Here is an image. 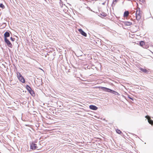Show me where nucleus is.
<instances>
[{
	"mask_svg": "<svg viewBox=\"0 0 153 153\" xmlns=\"http://www.w3.org/2000/svg\"><path fill=\"white\" fill-rule=\"evenodd\" d=\"M140 71H141L143 72L146 73H148V72H149V71L147 70L146 69H143L142 68H140Z\"/></svg>",
	"mask_w": 153,
	"mask_h": 153,
	"instance_id": "obj_13",
	"label": "nucleus"
},
{
	"mask_svg": "<svg viewBox=\"0 0 153 153\" xmlns=\"http://www.w3.org/2000/svg\"><path fill=\"white\" fill-rule=\"evenodd\" d=\"M105 2L103 3L102 4L104 5L105 4Z\"/></svg>",
	"mask_w": 153,
	"mask_h": 153,
	"instance_id": "obj_24",
	"label": "nucleus"
},
{
	"mask_svg": "<svg viewBox=\"0 0 153 153\" xmlns=\"http://www.w3.org/2000/svg\"><path fill=\"white\" fill-rule=\"evenodd\" d=\"M10 39L13 42L15 40V39L14 38H13L12 37H10Z\"/></svg>",
	"mask_w": 153,
	"mask_h": 153,
	"instance_id": "obj_20",
	"label": "nucleus"
},
{
	"mask_svg": "<svg viewBox=\"0 0 153 153\" xmlns=\"http://www.w3.org/2000/svg\"><path fill=\"white\" fill-rule=\"evenodd\" d=\"M100 15L103 17H105L107 16V14L104 12H102V13H100Z\"/></svg>",
	"mask_w": 153,
	"mask_h": 153,
	"instance_id": "obj_15",
	"label": "nucleus"
},
{
	"mask_svg": "<svg viewBox=\"0 0 153 153\" xmlns=\"http://www.w3.org/2000/svg\"><path fill=\"white\" fill-rule=\"evenodd\" d=\"M18 78L19 79L22 83H25V80L23 76H22Z\"/></svg>",
	"mask_w": 153,
	"mask_h": 153,
	"instance_id": "obj_9",
	"label": "nucleus"
},
{
	"mask_svg": "<svg viewBox=\"0 0 153 153\" xmlns=\"http://www.w3.org/2000/svg\"><path fill=\"white\" fill-rule=\"evenodd\" d=\"M0 7L2 8V9H4L5 8L4 5L2 4H0Z\"/></svg>",
	"mask_w": 153,
	"mask_h": 153,
	"instance_id": "obj_19",
	"label": "nucleus"
},
{
	"mask_svg": "<svg viewBox=\"0 0 153 153\" xmlns=\"http://www.w3.org/2000/svg\"><path fill=\"white\" fill-rule=\"evenodd\" d=\"M4 40L5 43H6L7 45L10 48H12L13 47L12 45L8 39H4Z\"/></svg>",
	"mask_w": 153,
	"mask_h": 153,
	"instance_id": "obj_4",
	"label": "nucleus"
},
{
	"mask_svg": "<svg viewBox=\"0 0 153 153\" xmlns=\"http://www.w3.org/2000/svg\"><path fill=\"white\" fill-rule=\"evenodd\" d=\"M129 14V12L128 11H125L124 13V17H127Z\"/></svg>",
	"mask_w": 153,
	"mask_h": 153,
	"instance_id": "obj_14",
	"label": "nucleus"
},
{
	"mask_svg": "<svg viewBox=\"0 0 153 153\" xmlns=\"http://www.w3.org/2000/svg\"><path fill=\"white\" fill-rule=\"evenodd\" d=\"M124 23V25L126 26H129L132 24V23L129 22H125Z\"/></svg>",
	"mask_w": 153,
	"mask_h": 153,
	"instance_id": "obj_12",
	"label": "nucleus"
},
{
	"mask_svg": "<svg viewBox=\"0 0 153 153\" xmlns=\"http://www.w3.org/2000/svg\"><path fill=\"white\" fill-rule=\"evenodd\" d=\"M17 77L18 78L22 76V75L19 72H18L17 73Z\"/></svg>",
	"mask_w": 153,
	"mask_h": 153,
	"instance_id": "obj_16",
	"label": "nucleus"
},
{
	"mask_svg": "<svg viewBox=\"0 0 153 153\" xmlns=\"http://www.w3.org/2000/svg\"><path fill=\"white\" fill-rule=\"evenodd\" d=\"M128 98H129L131 100H132L133 101L134 100V99L133 98H132V97H130V96L129 95H128Z\"/></svg>",
	"mask_w": 153,
	"mask_h": 153,
	"instance_id": "obj_21",
	"label": "nucleus"
},
{
	"mask_svg": "<svg viewBox=\"0 0 153 153\" xmlns=\"http://www.w3.org/2000/svg\"><path fill=\"white\" fill-rule=\"evenodd\" d=\"M139 0L140 1L142 2L143 1V0Z\"/></svg>",
	"mask_w": 153,
	"mask_h": 153,
	"instance_id": "obj_23",
	"label": "nucleus"
},
{
	"mask_svg": "<svg viewBox=\"0 0 153 153\" xmlns=\"http://www.w3.org/2000/svg\"><path fill=\"white\" fill-rule=\"evenodd\" d=\"M116 131L117 133L119 134H120L122 133L121 131H120V130L118 129H117L116 130Z\"/></svg>",
	"mask_w": 153,
	"mask_h": 153,
	"instance_id": "obj_18",
	"label": "nucleus"
},
{
	"mask_svg": "<svg viewBox=\"0 0 153 153\" xmlns=\"http://www.w3.org/2000/svg\"><path fill=\"white\" fill-rule=\"evenodd\" d=\"M87 8H88L89 10H91V11H92V10H91L89 7H87Z\"/></svg>",
	"mask_w": 153,
	"mask_h": 153,
	"instance_id": "obj_22",
	"label": "nucleus"
},
{
	"mask_svg": "<svg viewBox=\"0 0 153 153\" xmlns=\"http://www.w3.org/2000/svg\"><path fill=\"white\" fill-rule=\"evenodd\" d=\"M78 31L81 34L82 36L86 37L87 36V34L82 29H79L78 30Z\"/></svg>",
	"mask_w": 153,
	"mask_h": 153,
	"instance_id": "obj_6",
	"label": "nucleus"
},
{
	"mask_svg": "<svg viewBox=\"0 0 153 153\" xmlns=\"http://www.w3.org/2000/svg\"><path fill=\"white\" fill-rule=\"evenodd\" d=\"M100 88L101 89L105 91L110 92L111 93L116 95H119V94L118 92L113 91L109 88L102 87H101Z\"/></svg>",
	"mask_w": 153,
	"mask_h": 153,
	"instance_id": "obj_1",
	"label": "nucleus"
},
{
	"mask_svg": "<svg viewBox=\"0 0 153 153\" xmlns=\"http://www.w3.org/2000/svg\"><path fill=\"white\" fill-rule=\"evenodd\" d=\"M118 1V0H113L112 3V5H113V4H114V6L117 3V2Z\"/></svg>",
	"mask_w": 153,
	"mask_h": 153,
	"instance_id": "obj_17",
	"label": "nucleus"
},
{
	"mask_svg": "<svg viewBox=\"0 0 153 153\" xmlns=\"http://www.w3.org/2000/svg\"><path fill=\"white\" fill-rule=\"evenodd\" d=\"M26 88L29 93L33 96H35V94L34 91L32 90L31 87L28 85H27L26 86Z\"/></svg>",
	"mask_w": 153,
	"mask_h": 153,
	"instance_id": "obj_2",
	"label": "nucleus"
},
{
	"mask_svg": "<svg viewBox=\"0 0 153 153\" xmlns=\"http://www.w3.org/2000/svg\"><path fill=\"white\" fill-rule=\"evenodd\" d=\"M148 117H149L148 116H145V117L147 119H148ZM148 122L151 125L153 124V121L151 119H148Z\"/></svg>",
	"mask_w": 153,
	"mask_h": 153,
	"instance_id": "obj_11",
	"label": "nucleus"
},
{
	"mask_svg": "<svg viewBox=\"0 0 153 153\" xmlns=\"http://www.w3.org/2000/svg\"><path fill=\"white\" fill-rule=\"evenodd\" d=\"M89 107L91 109L94 110H96L98 108L96 106L93 105H90Z\"/></svg>",
	"mask_w": 153,
	"mask_h": 153,
	"instance_id": "obj_8",
	"label": "nucleus"
},
{
	"mask_svg": "<svg viewBox=\"0 0 153 153\" xmlns=\"http://www.w3.org/2000/svg\"><path fill=\"white\" fill-rule=\"evenodd\" d=\"M145 43L143 41H141L140 42V45L143 48H146L145 46Z\"/></svg>",
	"mask_w": 153,
	"mask_h": 153,
	"instance_id": "obj_10",
	"label": "nucleus"
},
{
	"mask_svg": "<svg viewBox=\"0 0 153 153\" xmlns=\"http://www.w3.org/2000/svg\"><path fill=\"white\" fill-rule=\"evenodd\" d=\"M10 36V33L8 31H6L4 34V39H7V38L9 37Z\"/></svg>",
	"mask_w": 153,
	"mask_h": 153,
	"instance_id": "obj_7",
	"label": "nucleus"
},
{
	"mask_svg": "<svg viewBox=\"0 0 153 153\" xmlns=\"http://www.w3.org/2000/svg\"><path fill=\"white\" fill-rule=\"evenodd\" d=\"M138 10H137L135 13L136 19L137 20H139L141 18V15L140 13V8H138Z\"/></svg>",
	"mask_w": 153,
	"mask_h": 153,
	"instance_id": "obj_3",
	"label": "nucleus"
},
{
	"mask_svg": "<svg viewBox=\"0 0 153 153\" xmlns=\"http://www.w3.org/2000/svg\"><path fill=\"white\" fill-rule=\"evenodd\" d=\"M37 148V145L33 143H32L30 144V148L32 150H35Z\"/></svg>",
	"mask_w": 153,
	"mask_h": 153,
	"instance_id": "obj_5",
	"label": "nucleus"
}]
</instances>
